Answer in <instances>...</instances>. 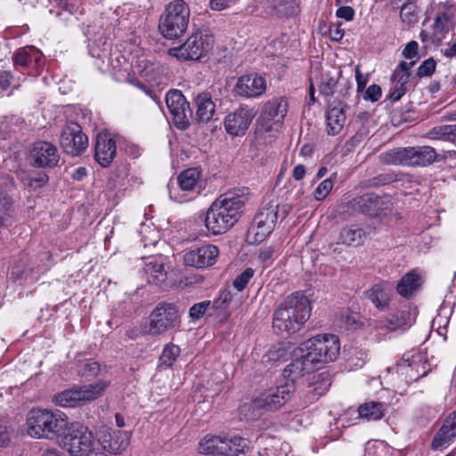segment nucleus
<instances>
[{
  "mask_svg": "<svg viewBox=\"0 0 456 456\" xmlns=\"http://www.w3.org/2000/svg\"><path fill=\"white\" fill-rule=\"evenodd\" d=\"M247 187L236 188L216 199L205 216V226L209 232L219 235L231 229L241 217L249 200Z\"/></svg>",
  "mask_w": 456,
  "mask_h": 456,
  "instance_id": "nucleus-1",
  "label": "nucleus"
},
{
  "mask_svg": "<svg viewBox=\"0 0 456 456\" xmlns=\"http://www.w3.org/2000/svg\"><path fill=\"white\" fill-rule=\"evenodd\" d=\"M311 303L307 297L296 292L288 296L274 310L273 328L277 333L294 334L310 318Z\"/></svg>",
  "mask_w": 456,
  "mask_h": 456,
  "instance_id": "nucleus-2",
  "label": "nucleus"
},
{
  "mask_svg": "<svg viewBox=\"0 0 456 456\" xmlns=\"http://www.w3.org/2000/svg\"><path fill=\"white\" fill-rule=\"evenodd\" d=\"M68 425V417L58 410L33 409L27 417V432L34 438L58 439Z\"/></svg>",
  "mask_w": 456,
  "mask_h": 456,
  "instance_id": "nucleus-3",
  "label": "nucleus"
},
{
  "mask_svg": "<svg viewBox=\"0 0 456 456\" xmlns=\"http://www.w3.org/2000/svg\"><path fill=\"white\" fill-rule=\"evenodd\" d=\"M294 391V384L289 382L271 387L261 393L251 403L242 404L239 409L240 415L248 420L256 419L264 411H275L284 405Z\"/></svg>",
  "mask_w": 456,
  "mask_h": 456,
  "instance_id": "nucleus-4",
  "label": "nucleus"
},
{
  "mask_svg": "<svg viewBox=\"0 0 456 456\" xmlns=\"http://www.w3.org/2000/svg\"><path fill=\"white\" fill-rule=\"evenodd\" d=\"M436 158L435 148L428 145L394 148L379 155L384 164L403 167H428Z\"/></svg>",
  "mask_w": 456,
  "mask_h": 456,
  "instance_id": "nucleus-5",
  "label": "nucleus"
},
{
  "mask_svg": "<svg viewBox=\"0 0 456 456\" xmlns=\"http://www.w3.org/2000/svg\"><path fill=\"white\" fill-rule=\"evenodd\" d=\"M190 15V8L183 0L170 2L159 18V32L167 39L182 37L188 28Z\"/></svg>",
  "mask_w": 456,
  "mask_h": 456,
  "instance_id": "nucleus-6",
  "label": "nucleus"
},
{
  "mask_svg": "<svg viewBox=\"0 0 456 456\" xmlns=\"http://www.w3.org/2000/svg\"><path fill=\"white\" fill-rule=\"evenodd\" d=\"M288 215L285 207L281 211L279 205L274 201H269L255 216L252 224L248 232L250 243H260L265 240L273 231L279 217L284 218Z\"/></svg>",
  "mask_w": 456,
  "mask_h": 456,
  "instance_id": "nucleus-7",
  "label": "nucleus"
},
{
  "mask_svg": "<svg viewBox=\"0 0 456 456\" xmlns=\"http://www.w3.org/2000/svg\"><path fill=\"white\" fill-rule=\"evenodd\" d=\"M303 346L300 350L307 351V361L314 364L335 361L340 350L339 339L332 334L317 335L305 342Z\"/></svg>",
  "mask_w": 456,
  "mask_h": 456,
  "instance_id": "nucleus-8",
  "label": "nucleus"
},
{
  "mask_svg": "<svg viewBox=\"0 0 456 456\" xmlns=\"http://www.w3.org/2000/svg\"><path fill=\"white\" fill-rule=\"evenodd\" d=\"M214 37L207 32L192 34L182 45L169 50V53L179 61H200L211 52Z\"/></svg>",
  "mask_w": 456,
  "mask_h": 456,
  "instance_id": "nucleus-9",
  "label": "nucleus"
},
{
  "mask_svg": "<svg viewBox=\"0 0 456 456\" xmlns=\"http://www.w3.org/2000/svg\"><path fill=\"white\" fill-rule=\"evenodd\" d=\"M61 445L71 456H86L95 446L93 433L79 424L68 425V428L61 436Z\"/></svg>",
  "mask_w": 456,
  "mask_h": 456,
  "instance_id": "nucleus-10",
  "label": "nucleus"
},
{
  "mask_svg": "<svg viewBox=\"0 0 456 456\" xmlns=\"http://www.w3.org/2000/svg\"><path fill=\"white\" fill-rule=\"evenodd\" d=\"M165 100L167 107L173 117L174 125L178 129H187L191 118H193V114L189 102L181 91L176 89L169 90L166 94Z\"/></svg>",
  "mask_w": 456,
  "mask_h": 456,
  "instance_id": "nucleus-11",
  "label": "nucleus"
},
{
  "mask_svg": "<svg viewBox=\"0 0 456 456\" xmlns=\"http://www.w3.org/2000/svg\"><path fill=\"white\" fill-rule=\"evenodd\" d=\"M29 164L37 168H54L59 166L61 156L57 147L47 141H37L28 151Z\"/></svg>",
  "mask_w": 456,
  "mask_h": 456,
  "instance_id": "nucleus-12",
  "label": "nucleus"
},
{
  "mask_svg": "<svg viewBox=\"0 0 456 456\" xmlns=\"http://www.w3.org/2000/svg\"><path fill=\"white\" fill-rule=\"evenodd\" d=\"M60 143L67 154L77 156L86 149L88 138L77 123L69 122L62 128Z\"/></svg>",
  "mask_w": 456,
  "mask_h": 456,
  "instance_id": "nucleus-13",
  "label": "nucleus"
},
{
  "mask_svg": "<svg viewBox=\"0 0 456 456\" xmlns=\"http://www.w3.org/2000/svg\"><path fill=\"white\" fill-rule=\"evenodd\" d=\"M177 311L172 304H159L151 314L150 332L162 334L177 326Z\"/></svg>",
  "mask_w": 456,
  "mask_h": 456,
  "instance_id": "nucleus-14",
  "label": "nucleus"
},
{
  "mask_svg": "<svg viewBox=\"0 0 456 456\" xmlns=\"http://www.w3.org/2000/svg\"><path fill=\"white\" fill-rule=\"evenodd\" d=\"M256 112L254 108L244 105L229 113L224 121V129L232 136L244 135Z\"/></svg>",
  "mask_w": 456,
  "mask_h": 456,
  "instance_id": "nucleus-15",
  "label": "nucleus"
},
{
  "mask_svg": "<svg viewBox=\"0 0 456 456\" xmlns=\"http://www.w3.org/2000/svg\"><path fill=\"white\" fill-rule=\"evenodd\" d=\"M266 90L265 79L257 73L240 77L233 87V93L244 98H256Z\"/></svg>",
  "mask_w": 456,
  "mask_h": 456,
  "instance_id": "nucleus-16",
  "label": "nucleus"
},
{
  "mask_svg": "<svg viewBox=\"0 0 456 456\" xmlns=\"http://www.w3.org/2000/svg\"><path fill=\"white\" fill-rule=\"evenodd\" d=\"M218 255V248L208 244L187 251L183 255V263L186 266L205 268L213 265Z\"/></svg>",
  "mask_w": 456,
  "mask_h": 456,
  "instance_id": "nucleus-17",
  "label": "nucleus"
},
{
  "mask_svg": "<svg viewBox=\"0 0 456 456\" xmlns=\"http://www.w3.org/2000/svg\"><path fill=\"white\" fill-rule=\"evenodd\" d=\"M287 102L282 98H274L268 101L263 107L258 122L265 131H271L272 121L279 124L287 114Z\"/></svg>",
  "mask_w": 456,
  "mask_h": 456,
  "instance_id": "nucleus-18",
  "label": "nucleus"
},
{
  "mask_svg": "<svg viewBox=\"0 0 456 456\" xmlns=\"http://www.w3.org/2000/svg\"><path fill=\"white\" fill-rule=\"evenodd\" d=\"M117 154L116 141L108 132L99 133L95 138L94 159L102 167H107Z\"/></svg>",
  "mask_w": 456,
  "mask_h": 456,
  "instance_id": "nucleus-19",
  "label": "nucleus"
},
{
  "mask_svg": "<svg viewBox=\"0 0 456 456\" xmlns=\"http://www.w3.org/2000/svg\"><path fill=\"white\" fill-rule=\"evenodd\" d=\"M456 438V411L450 413L444 420L441 428L436 432L430 448L443 451L450 446Z\"/></svg>",
  "mask_w": 456,
  "mask_h": 456,
  "instance_id": "nucleus-20",
  "label": "nucleus"
},
{
  "mask_svg": "<svg viewBox=\"0 0 456 456\" xmlns=\"http://www.w3.org/2000/svg\"><path fill=\"white\" fill-rule=\"evenodd\" d=\"M299 0H261L266 13L278 18H291L299 13Z\"/></svg>",
  "mask_w": 456,
  "mask_h": 456,
  "instance_id": "nucleus-21",
  "label": "nucleus"
},
{
  "mask_svg": "<svg viewBox=\"0 0 456 456\" xmlns=\"http://www.w3.org/2000/svg\"><path fill=\"white\" fill-rule=\"evenodd\" d=\"M347 205L354 212L372 216L381 208L382 200L375 193H365L353 199Z\"/></svg>",
  "mask_w": 456,
  "mask_h": 456,
  "instance_id": "nucleus-22",
  "label": "nucleus"
},
{
  "mask_svg": "<svg viewBox=\"0 0 456 456\" xmlns=\"http://www.w3.org/2000/svg\"><path fill=\"white\" fill-rule=\"evenodd\" d=\"M101 444L104 450L120 454L130 444V434L126 431L112 430L102 436Z\"/></svg>",
  "mask_w": 456,
  "mask_h": 456,
  "instance_id": "nucleus-23",
  "label": "nucleus"
},
{
  "mask_svg": "<svg viewBox=\"0 0 456 456\" xmlns=\"http://www.w3.org/2000/svg\"><path fill=\"white\" fill-rule=\"evenodd\" d=\"M41 61V53L32 46L18 49L13 56L12 62L15 69L24 75L31 65H38Z\"/></svg>",
  "mask_w": 456,
  "mask_h": 456,
  "instance_id": "nucleus-24",
  "label": "nucleus"
},
{
  "mask_svg": "<svg viewBox=\"0 0 456 456\" xmlns=\"http://www.w3.org/2000/svg\"><path fill=\"white\" fill-rule=\"evenodd\" d=\"M346 104L338 100L330 103L329 110L326 115L327 119V131L329 134L336 135L343 128L346 114Z\"/></svg>",
  "mask_w": 456,
  "mask_h": 456,
  "instance_id": "nucleus-25",
  "label": "nucleus"
},
{
  "mask_svg": "<svg viewBox=\"0 0 456 456\" xmlns=\"http://www.w3.org/2000/svg\"><path fill=\"white\" fill-rule=\"evenodd\" d=\"M313 362L307 361V353L293 360L283 370V377L289 383L294 384V381L304 375L314 370Z\"/></svg>",
  "mask_w": 456,
  "mask_h": 456,
  "instance_id": "nucleus-26",
  "label": "nucleus"
},
{
  "mask_svg": "<svg viewBox=\"0 0 456 456\" xmlns=\"http://www.w3.org/2000/svg\"><path fill=\"white\" fill-rule=\"evenodd\" d=\"M397 370L405 373L411 381H417L427 374L425 362L419 354L412 356L411 359L403 356L402 362L397 364Z\"/></svg>",
  "mask_w": 456,
  "mask_h": 456,
  "instance_id": "nucleus-27",
  "label": "nucleus"
},
{
  "mask_svg": "<svg viewBox=\"0 0 456 456\" xmlns=\"http://www.w3.org/2000/svg\"><path fill=\"white\" fill-rule=\"evenodd\" d=\"M224 436H206L199 444V452L200 453L211 456H227Z\"/></svg>",
  "mask_w": 456,
  "mask_h": 456,
  "instance_id": "nucleus-28",
  "label": "nucleus"
},
{
  "mask_svg": "<svg viewBox=\"0 0 456 456\" xmlns=\"http://www.w3.org/2000/svg\"><path fill=\"white\" fill-rule=\"evenodd\" d=\"M196 113L194 120L199 123H207L213 118L216 110V104L208 93H201L195 99Z\"/></svg>",
  "mask_w": 456,
  "mask_h": 456,
  "instance_id": "nucleus-29",
  "label": "nucleus"
},
{
  "mask_svg": "<svg viewBox=\"0 0 456 456\" xmlns=\"http://www.w3.org/2000/svg\"><path fill=\"white\" fill-rule=\"evenodd\" d=\"M421 284V276L416 271H411L401 278L396 286V291L401 297L410 298L420 288Z\"/></svg>",
  "mask_w": 456,
  "mask_h": 456,
  "instance_id": "nucleus-30",
  "label": "nucleus"
},
{
  "mask_svg": "<svg viewBox=\"0 0 456 456\" xmlns=\"http://www.w3.org/2000/svg\"><path fill=\"white\" fill-rule=\"evenodd\" d=\"M144 273L149 283L162 284L167 279V272L161 256L150 257L145 264Z\"/></svg>",
  "mask_w": 456,
  "mask_h": 456,
  "instance_id": "nucleus-31",
  "label": "nucleus"
},
{
  "mask_svg": "<svg viewBox=\"0 0 456 456\" xmlns=\"http://www.w3.org/2000/svg\"><path fill=\"white\" fill-rule=\"evenodd\" d=\"M364 296L379 310L386 311L388 309L391 297L385 285H373L370 289L364 292Z\"/></svg>",
  "mask_w": 456,
  "mask_h": 456,
  "instance_id": "nucleus-32",
  "label": "nucleus"
},
{
  "mask_svg": "<svg viewBox=\"0 0 456 456\" xmlns=\"http://www.w3.org/2000/svg\"><path fill=\"white\" fill-rule=\"evenodd\" d=\"M109 383L100 380L94 384L77 387V394L79 395L80 404L89 403L102 396Z\"/></svg>",
  "mask_w": 456,
  "mask_h": 456,
  "instance_id": "nucleus-33",
  "label": "nucleus"
},
{
  "mask_svg": "<svg viewBox=\"0 0 456 456\" xmlns=\"http://www.w3.org/2000/svg\"><path fill=\"white\" fill-rule=\"evenodd\" d=\"M387 411V407L379 402H367L358 407L359 416L368 421L381 419Z\"/></svg>",
  "mask_w": 456,
  "mask_h": 456,
  "instance_id": "nucleus-34",
  "label": "nucleus"
},
{
  "mask_svg": "<svg viewBox=\"0 0 456 456\" xmlns=\"http://www.w3.org/2000/svg\"><path fill=\"white\" fill-rule=\"evenodd\" d=\"M232 300V295L229 291L224 290L220 296L213 301H210V311L212 316L218 319L219 322L227 320L230 314L228 312L229 304Z\"/></svg>",
  "mask_w": 456,
  "mask_h": 456,
  "instance_id": "nucleus-35",
  "label": "nucleus"
},
{
  "mask_svg": "<svg viewBox=\"0 0 456 456\" xmlns=\"http://www.w3.org/2000/svg\"><path fill=\"white\" fill-rule=\"evenodd\" d=\"M365 237L366 232L362 228L353 225L340 231L338 242L347 246H358L363 242Z\"/></svg>",
  "mask_w": 456,
  "mask_h": 456,
  "instance_id": "nucleus-36",
  "label": "nucleus"
},
{
  "mask_svg": "<svg viewBox=\"0 0 456 456\" xmlns=\"http://www.w3.org/2000/svg\"><path fill=\"white\" fill-rule=\"evenodd\" d=\"M227 456L246 454L249 450L248 439L238 435H225Z\"/></svg>",
  "mask_w": 456,
  "mask_h": 456,
  "instance_id": "nucleus-37",
  "label": "nucleus"
},
{
  "mask_svg": "<svg viewBox=\"0 0 456 456\" xmlns=\"http://www.w3.org/2000/svg\"><path fill=\"white\" fill-rule=\"evenodd\" d=\"M201 172L197 167H191L181 172L177 177L180 188L183 191H192L198 183Z\"/></svg>",
  "mask_w": 456,
  "mask_h": 456,
  "instance_id": "nucleus-38",
  "label": "nucleus"
},
{
  "mask_svg": "<svg viewBox=\"0 0 456 456\" xmlns=\"http://www.w3.org/2000/svg\"><path fill=\"white\" fill-rule=\"evenodd\" d=\"M53 402L61 407H76L80 405L79 395L77 387L67 389L53 396Z\"/></svg>",
  "mask_w": 456,
  "mask_h": 456,
  "instance_id": "nucleus-39",
  "label": "nucleus"
},
{
  "mask_svg": "<svg viewBox=\"0 0 456 456\" xmlns=\"http://www.w3.org/2000/svg\"><path fill=\"white\" fill-rule=\"evenodd\" d=\"M428 136L431 139L456 142V125H442L433 127Z\"/></svg>",
  "mask_w": 456,
  "mask_h": 456,
  "instance_id": "nucleus-40",
  "label": "nucleus"
},
{
  "mask_svg": "<svg viewBox=\"0 0 456 456\" xmlns=\"http://www.w3.org/2000/svg\"><path fill=\"white\" fill-rule=\"evenodd\" d=\"M400 18L403 22L409 25L419 20V8L413 2H406L401 6Z\"/></svg>",
  "mask_w": 456,
  "mask_h": 456,
  "instance_id": "nucleus-41",
  "label": "nucleus"
},
{
  "mask_svg": "<svg viewBox=\"0 0 456 456\" xmlns=\"http://www.w3.org/2000/svg\"><path fill=\"white\" fill-rule=\"evenodd\" d=\"M180 347L174 344L167 345L159 356L160 366L171 367L180 354Z\"/></svg>",
  "mask_w": 456,
  "mask_h": 456,
  "instance_id": "nucleus-42",
  "label": "nucleus"
},
{
  "mask_svg": "<svg viewBox=\"0 0 456 456\" xmlns=\"http://www.w3.org/2000/svg\"><path fill=\"white\" fill-rule=\"evenodd\" d=\"M410 313L408 311H398L390 315L387 320V328L390 330H395L408 324Z\"/></svg>",
  "mask_w": 456,
  "mask_h": 456,
  "instance_id": "nucleus-43",
  "label": "nucleus"
},
{
  "mask_svg": "<svg viewBox=\"0 0 456 456\" xmlns=\"http://www.w3.org/2000/svg\"><path fill=\"white\" fill-rule=\"evenodd\" d=\"M340 78L341 72L338 73L337 77H324L319 86L320 93L325 96H333L337 92Z\"/></svg>",
  "mask_w": 456,
  "mask_h": 456,
  "instance_id": "nucleus-44",
  "label": "nucleus"
},
{
  "mask_svg": "<svg viewBox=\"0 0 456 456\" xmlns=\"http://www.w3.org/2000/svg\"><path fill=\"white\" fill-rule=\"evenodd\" d=\"M210 300H205L199 303L194 304L189 309V316L192 320H199L202 318L204 315L212 316V312L210 311Z\"/></svg>",
  "mask_w": 456,
  "mask_h": 456,
  "instance_id": "nucleus-45",
  "label": "nucleus"
},
{
  "mask_svg": "<svg viewBox=\"0 0 456 456\" xmlns=\"http://www.w3.org/2000/svg\"><path fill=\"white\" fill-rule=\"evenodd\" d=\"M398 181L397 174L394 172L382 173L375 175L374 177L367 181L369 187H379L390 184L394 182Z\"/></svg>",
  "mask_w": 456,
  "mask_h": 456,
  "instance_id": "nucleus-46",
  "label": "nucleus"
},
{
  "mask_svg": "<svg viewBox=\"0 0 456 456\" xmlns=\"http://www.w3.org/2000/svg\"><path fill=\"white\" fill-rule=\"evenodd\" d=\"M101 370V366L97 362L89 360L80 363L78 374L85 378H94Z\"/></svg>",
  "mask_w": 456,
  "mask_h": 456,
  "instance_id": "nucleus-47",
  "label": "nucleus"
},
{
  "mask_svg": "<svg viewBox=\"0 0 456 456\" xmlns=\"http://www.w3.org/2000/svg\"><path fill=\"white\" fill-rule=\"evenodd\" d=\"M255 274V270L252 268H247L244 270L240 275H238L235 280L233 281V287L238 291H242L247 285L248 284L249 281L253 278Z\"/></svg>",
  "mask_w": 456,
  "mask_h": 456,
  "instance_id": "nucleus-48",
  "label": "nucleus"
},
{
  "mask_svg": "<svg viewBox=\"0 0 456 456\" xmlns=\"http://www.w3.org/2000/svg\"><path fill=\"white\" fill-rule=\"evenodd\" d=\"M436 62L434 58L430 57L425 60L418 68L416 76L419 78L431 77L436 71Z\"/></svg>",
  "mask_w": 456,
  "mask_h": 456,
  "instance_id": "nucleus-49",
  "label": "nucleus"
},
{
  "mask_svg": "<svg viewBox=\"0 0 456 456\" xmlns=\"http://www.w3.org/2000/svg\"><path fill=\"white\" fill-rule=\"evenodd\" d=\"M402 54L405 59L416 60L417 61L419 59V44L414 40L410 41L406 44Z\"/></svg>",
  "mask_w": 456,
  "mask_h": 456,
  "instance_id": "nucleus-50",
  "label": "nucleus"
},
{
  "mask_svg": "<svg viewBox=\"0 0 456 456\" xmlns=\"http://www.w3.org/2000/svg\"><path fill=\"white\" fill-rule=\"evenodd\" d=\"M333 187V182L331 179L323 180L316 188L314 191L315 199L318 200H322L325 199L328 194L330 192Z\"/></svg>",
  "mask_w": 456,
  "mask_h": 456,
  "instance_id": "nucleus-51",
  "label": "nucleus"
},
{
  "mask_svg": "<svg viewBox=\"0 0 456 456\" xmlns=\"http://www.w3.org/2000/svg\"><path fill=\"white\" fill-rule=\"evenodd\" d=\"M382 94V89L379 85L373 84L370 86L363 95L364 100L370 101L372 102H377Z\"/></svg>",
  "mask_w": 456,
  "mask_h": 456,
  "instance_id": "nucleus-52",
  "label": "nucleus"
},
{
  "mask_svg": "<svg viewBox=\"0 0 456 456\" xmlns=\"http://www.w3.org/2000/svg\"><path fill=\"white\" fill-rule=\"evenodd\" d=\"M15 77L11 73V71H0V89L6 90L10 86L13 85V86L18 87L20 84H14Z\"/></svg>",
  "mask_w": 456,
  "mask_h": 456,
  "instance_id": "nucleus-53",
  "label": "nucleus"
},
{
  "mask_svg": "<svg viewBox=\"0 0 456 456\" xmlns=\"http://www.w3.org/2000/svg\"><path fill=\"white\" fill-rule=\"evenodd\" d=\"M12 200L0 187V213L9 214L12 208Z\"/></svg>",
  "mask_w": 456,
  "mask_h": 456,
  "instance_id": "nucleus-54",
  "label": "nucleus"
},
{
  "mask_svg": "<svg viewBox=\"0 0 456 456\" xmlns=\"http://www.w3.org/2000/svg\"><path fill=\"white\" fill-rule=\"evenodd\" d=\"M352 89V83L348 81L347 79L341 77L340 82L338 86L337 92L338 97L337 98H346L350 90Z\"/></svg>",
  "mask_w": 456,
  "mask_h": 456,
  "instance_id": "nucleus-55",
  "label": "nucleus"
},
{
  "mask_svg": "<svg viewBox=\"0 0 456 456\" xmlns=\"http://www.w3.org/2000/svg\"><path fill=\"white\" fill-rule=\"evenodd\" d=\"M450 18L447 12H443L439 13L435 19L434 28L438 32H443L447 26Z\"/></svg>",
  "mask_w": 456,
  "mask_h": 456,
  "instance_id": "nucleus-56",
  "label": "nucleus"
},
{
  "mask_svg": "<svg viewBox=\"0 0 456 456\" xmlns=\"http://www.w3.org/2000/svg\"><path fill=\"white\" fill-rule=\"evenodd\" d=\"M49 180L46 174L40 173L37 177L29 178L28 186L33 187L34 190L43 187Z\"/></svg>",
  "mask_w": 456,
  "mask_h": 456,
  "instance_id": "nucleus-57",
  "label": "nucleus"
},
{
  "mask_svg": "<svg viewBox=\"0 0 456 456\" xmlns=\"http://www.w3.org/2000/svg\"><path fill=\"white\" fill-rule=\"evenodd\" d=\"M12 438V431L6 426L0 424V447H5L9 445Z\"/></svg>",
  "mask_w": 456,
  "mask_h": 456,
  "instance_id": "nucleus-58",
  "label": "nucleus"
},
{
  "mask_svg": "<svg viewBox=\"0 0 456 456\" xmlns=\"http://www.w3.org/2000/svg\"><path fill=\"white\" fill-rule=\"evenodd\" d=\"M237 0H209L210 8L214 11H222L229 8Z\"/></svg>",
  "mask_w": 456,
  "mask_h": 456,
  "instance_id": "nucleus-59",
  "label": "nucleus"
},
{
  "mask_svg": "<svg viewBox=\"0 0 456 456\" xmlns=\"http://www.w3.org/2000/svg\"><path fill=\"white\" fill-rule=\"evenodd\" d=\"M336 15L338 18L349 21L354 19V10L351 6H341L337 10Z\"/></svg>",
  "mask_w": 456,
  "mask_h": 456,
  "instance_id": "nucleus-60",
  "label": "nucleus"
},
{
  "mask_svg": "<svg viewBox=\"0 0 456 456\" xmlns=\"http://www.w3.org/2000/svg\"><path fill=\"white\" fill-rule=\"evenodd\" d=\"M276 249L273 246L264 247L260 248L258 259L262 263H267L270 261L275 253Z\"/></svg>",
  "mask_w": 456,
  "mask_h": 456,
  "instance_id": "nucleus-61",
  "label": "nucleus"
},
{
  "mask_svg": "<svg viewBox=\"0 0 456 456\" xmlns=\"http://www.w3.org/2000/svg\"><path fill=\"white\" fill-rule=\"evenodd\" d=\"M407 92V87H403L398 85H395L393 88H391L388 98L392 102L399 101Z\"/></svg>",
  "mask_w": 456,
  "mask_h": 456,
  "instance_id": "nucleus-62",
  "label": "nucleus"
},
{
  "mask_svg": "<svg viewBox=\"0 0 456 456\" xmlns=\"http://www.w3.org/2000/svg\"><path fill=\"white\" fill-rule=\"evenodd\" d=\"M415 63L416 60H412L410 62H406L404 61H400L394 71L395 76H398L400 73L411 72L410 70L415 65Z\"/></svg>",
  "mask_w": 456,
  "mask_h": 456,
  "instance_id": "nucleus-63",
  "label": "nucleus"
},
{
  "mask_svg": "<svg viewBox=\"0 0 456 456\" xmlns=\"http://www.w3.org/2000/svg\"><path fill=\"white\" fill-rule=\"evenodd\" d=\"M340 24H332L330 26V37L333 41H339L344 36V30L340 28Z\"/></svg>",
  "mask_w": 456,
  "mask_h": 456,
  "instance_id": "nucleus-64",
  "label": "nucleus"
}]
</instances>
